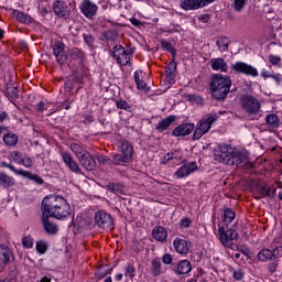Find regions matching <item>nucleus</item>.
Instances as JSON below:
<instances>
[{"instance_id": "f257e3e1", "label": "nucleus", "mask_w": 282, "mask_h": 282, "mask_svg": "<svg viewBox=\"0 0 282 282\" xmlns=\"http://www.w3.org/2000/svg\"><path fill=\"white\" fill-rule=\"evenodd\" d=\"M42 214L48 215L53 219L65 221L68 217H72V205L59 195H50L43 198L41 205Z\"/></svg>"}, {"instance_id": "f03ea898", "label": "nucleus", "mask_w": 282, "mask_h": 282, "mask_svg": "<svg viewBox=\"0 0 282 282\" xmlns=\"http://www.w3.org/2000/svg\"><path fill=\"white\" fill-rule=\"evenodd\" d=\"M230 87H232V79H230L229 76L216 74L210 83L213 98L224 100V98L230 94Z\"/></svg>"}, {"instance_id": "7ed1b4c3", "label": "nucleus", "mask_w": 282, "mask_h": 282, "mask_svg": "<svg viewBox=\"0 0 282 282\" xmlns=\"http://www.w3.org/2000/svg\"><path fill=\"white\" fill-rule=\"evenodd\" d=\"M135 153V151L133 150V144H131V142L123 140L120 142L119 145V153H115L111 155L113 162L116 164H129V162H131V160H133V154Z\"/></svg>"}, {"instance_id": "20e7f679", "label": "nucleus", "mask_w": 282, "mask_h": 282, "mask_svg": "<svg viewBox=\"0 0 282 282\" xmlns=\"http://www.w3.org/2000/svg\"><path fill=\"white\" fill-rule=\"evenodd\" d=\"M134 52V48L124 50L122 45L118 44L112 47V56L121 67L131 66V58H133Z\"/></svg>"}, {"instance_id": "39448f33", "label": "nucleus", "mask_w": 282, "mask_h": 282, "mask_svg": "<svg viewBox=\"0 0 282 282\" xmlns=\"http://www.w3.org/2000/svg\"><path fill=\"white\" fill-rule=\"evenodd\" d=\"M214 122H217V115H209L204 117L194 128V140H202V137L206 135L210 131Z\"/></svg>"}, {"instance_id": "423d86ee", "label": "nucleus", "mask_w": 282, "mask_h": 282, "mask_svg": "<svg viewBox=\"0 0 282 282\" xmlns=\"http://www.w3.org/2000/svg\"><path fill=\"white\" fill-rule=\"evenodd\" d=\"M236 149L228 144H219L214 150V160L216 162H220L221 164H232V155L235 153Z\"/></svg>"}, {"instance_id": "0eeeda50", "label": "nucleus", "mask_w": 282, "mask_h": 282, "mask_svg": "<svg viewBox=\"0 0 282 282\" xmlns=\"http://www.w3.org/2000/svg\"><path fill=\"white\" fill-rule=\"evenodd\" d=\"M240 105L246 113L257 115L261 110V102L257 97L251 95H245L240 99Z\"/></svg>"}, {"instance_id": "6e6552de", "label": "nucleus", "mask_w": 282, "mask_h": 282, "mask_svg": "<svg viewBox=\"0 0 282 282\" xmlns=\"http://www.w3.org/2000/svg\"><path fill=\"white\" fill-rule=\"evenodd\" d=\"M218 236H219V241L225 248H230L232 249V241L238 239L239 234L235 229H228L226 230L224 227L218 226Z\"/></svg>"}, {"instance_id": "1a4fd4ad", "label": "nucleus", "mask_w": 282, "mask_h": 282, "mask_svg": "<svg viewBox=\"0 0 282 282\" xmlns=\"http://www.w3.org/2000/svg\"><path fill=\"white\" fill-rule=\"evenodd\" d=\"M95 224L104 230H113V218L104 210L95 214Z\"/></svg>"}, {"instance_id": "9d476101", "label": "nucleus", "mask_w": 282, "mask_h": 282, "mask_svg": "<svg viewBox=\"0 0 282 282\" xmlns=\"http://www.w3.org/2000/svg\"><path fill=\"white\" fill-rule=\"evenodd\" d=\"M79 10L86 19L94 21L96 14H98V4L91 2V0H83Z\"/></svg>"}, {"instance_id": "9b49d317", "label": "nucleus", "mask_w": 282, "mask_h": 282, "mask_svg": "<svg viewBox=\"0 0 282 282\" xmlns=\"http://www.w3.org/2000/svg\"><path fill=\"white\" fill-rule=\"evenodd\" d=\"M231 69L238 74H245V76H252L257 78L259 76V70L252 65L247 64L246 62H236L231 65Z\"/></svg>"}, {"instance_id": "f8f14e48", "label": "nucleus", "mask_w": 282, "mask_h": 282, "mask_svg": "<svg viewBox=\"0 0 282 282\" xmlns=\"http://www.w3.org/2000/svg\"><path fill=\"white\" fill-rule=\"evenodd\" d=\"M210 3H215V0H183L180 3L182 10H199L200 8H206V6H210Z\"/></svg>"}, {"instance_id": "ddd939ff", "label": "nucleus", "mask_w": 282, "mask_h": 282, "mask_svg": "<svg viewBox=\"0 0 282 282\" xmlns=\"http://www.w3.org/2000/svg\"><path fill=\"white\" fill-rule=\"evenodd\" d=\"M52 216H48L47 214H42L41 215V223H42V226L45 230V234L46 235H58V225H56V223L54 221H51L50 218Z\"/></svg>"}, {"instance_id": "4468645a", "label": "nucleus", "mask_w": 282, "mask_h": 282, "mask_svg": "<svg viewBox=\"0 0 282 282\" xmlns=\"http://www.w3.org/2000/svg\"><path fill=\"white\" fill-rule=\"evenodd\" d=\"M197 171V163L196 162H188L182 165L175 173V177L177 180H182L184 177H188V175L195 173Z\"/></svg>"}, {"instance_id": "2eb2a0df", "label": "nucleus", "mask_w": 282, "mask_h": 282, "mask_svg": "<svg viewBox=\"0 0 282 282\" xmlns=\"http://www.w3.org/2000/svg\"><path fill=\"white\" fill-rule=\"evenodd\" d=\"M193 131H195V123H183L172 131V135L174 138H185V135H191Z\"/></svg>"}, {"instance_id": "dca6fc26", "label": "nucleus", "mask_w": 282, "mask_h": 282, "mask_svg": "<svg viewBox=\"0 0 282 282\" xmlns=\"http://www.w3.org/2000/svg\"><path fill=\"white\" fill-rule=\"evenodd\" d=\"M53 12L59 19H69V14H72V12L67 10V4L61 0L53 2Z\"/></svg>"}, {"instance_id": "f3484780", "label": "nucleus", "mask_w": 282, "mask_h": 282, "mask_svg": "<svg viewBox=\"0 0 282 282\" xmlns=\"http://www.w3.org/2000/svg\"><path fill=\"white\" fill-rule=\"evenodd\" d=\"M61 156L64 164L72 171V173H76L77 175L80 174V167L78 166V163L74 161V156H72L69 152H62Z\"/></svg>"}, {"instance_id": "a211bd4d", "label": "nucleus", "mask_w": 282, "mask_h": 282, "mask_svg": "<svg viewBox=\"0 0 282 282\" xmlns=\"http://www.w3.org/2000/svg\"><path fill=\"white\" fill-rule=\"evenodd\" d=\"M193 270V264L188 260H181L177 265L173 269L176 276H182L184 274H191Z\"/></svg>"}, {"instance_id": "6ab92c4d", "label": "nucleus", "mask_w": 282, "mask_h": 282, "mask_svg": "<svg viewBox=\"0 0 282 282\" xmlns=\"http://www.w3.org/2000/svg\"><path fill=\"white\" fill-rule=\"evenodd\" d=\"M209 65L214 72H223L224 74L228 72V63L221 57L212 58Z\"/></svg>"}, {"instance_id": "aec40b11", "label": "nucleus", "mask_w": 282, "mask_h": 282, "mask_svg": "<svg viewBox=\"0 0 282 282\" xmlns=\"http://www.w3.org/2000/svg\"><path fill=\"white\" fill-rule=\"evenodd\" d=\"M173 246L177 254H188V252L191 251V246L188 245V241L182 238L174 239Z\"/></svg>"}, {"instance_id": "412c9836", "label": "nucleus", "mask_w": 282, "mask_h": 282, "mask_svg": "<svg viewBox=\"0 0 282 282\" xmlns=\"http://www.w3.org/2000/svg\"><path fill=\"white\" fill-rule=\"evenodd\" d=\"M246 160H248V154L246 152L234 150L231 163H228L227 166H241V163L246 162Z\"/></svg>"}, {"instance_id": "4be33fe9", "label": "nucleus", "mask_w": 282, "mask_h": 282, "mask_svg": "<svg viewBox=\"0 0 282 282\" xmlns=\"http://www.w3.org/2000/svg\"><path fill=\"white\" fill-rule=\"evenodd\" d=\"M79 163L86 171H94L96 169V159L89 152L79 159Z\"/></svg>"}, {"instance_id": "5701e85b", "label": "nucleus", "mask_w": 282, "mask_h": 282, "mask_svg": "<svg viewBox=\"0 0 282 282\" xmlns=\"http://www.w3.org/2000/svg\"><path fill=\"white\" fill-rule=\"evenodd\" d=\"M144 76H147V74L144 72L135 70L134 72V83H135L138 89H141L142 91H149L147 82H144Z\"/></svg>"}, {"instance_id": "b1692460", "label": "nucleus", "mask_w": 282, "mask_h": 282, "mask_svg": "<svg viewBox=\"0 0 282 282\" xmlns=\"http://www.w3.org/2000/svg\"><path fill=\"white\" fill-rule=\"evenodd\" d=\"M259 197L257 199H261V197H272L276 196V188L270 185H262L258 188Z\"/></svg>"}, {"instance_id": "393cba45", "label": "nucleus", "mask_w": 282, "mask_h": 282, "mask_svg": "<svg viewBox=\"0 0 282 282\" xmlns=\"http://www.w3.org/2000/svg\"><path fill=\"white\" fill-rule=\"evenodd\" d=\"M152 236L155 241H166L169 237V231L162 226H155L152 230Z\"/></svg>"}, {"instance_id": "a878e982", "label": "nucleus", "mask_w": 282, "mask_h": 282, "mask_svg": "<svg viewBox=\"0 0 282 282\" xmlns=\"http://www.w3.org/2000/svg\"><path fill=\"white\" fill-rule=\"evenodd\" d=\"M175 120H176L175 116H169V117L162 119L155 126L156 131H159L160 133H162V131H166V129H169V127H171L173 124V122H175Z\"/></svg>"}, {"instance_id": "bb28decb", "label": "nucleus", "mask_w": 282, "mask_h": 282, "mask_svg": "<svg viewBox=\"0 0 282 282\" xmlns=\"http://www.w3.org/2000/svg\"><path fill=\"white\" fill-rule=\"evenodd\" d=\"M13 17H15L17 21H19L20 23H25L26 25L34 21V19H32L30 14H26L25 12H21L19 10L13 11Z\"/></svg>"}, {"instance_id": "cd10ccee", "label": "nucleus", "mask_w": 282, "mask_h": 282, "mask_svg": "<svg viewBox=\"0 0 282 282\" xmlns=\"http://www.w3.org/2000/svg\"><path fill=\"white\" fill-rule=\"evenodd\" d=\"M3 142L7 147H17L19 142V137L13 132H7L3 135Z\"/></svg>"}, {"instance_id": "c85d7f7f", "label": "nucleus", "mask_w": 282, "mask_h": 282, "mask_svg": "<svg viewBox=\"0 0 282 282\" xmlns=\"http://www.w3.org/2000/svg\"><path fill=\"white\" fill-rule=\"evenodd\" d=\"M17 182L14 181V177L8 176L6 173L0 172V185L4 188H10V186H14Z\"/></svg>"}, {"instance_id": "c756f323", "label": "nucleus", "mask_w": 282, "mask_h": 282, "mask_svg": "<svg viewBox=\"0 0 282 282\" xmlns=\"http://www.w3.org/2000/svg\"><path fill=\"white\" fill-rule=\"evenodd\" d=\"M216 45L219 52H228V47L230 45V40L226 36H219L216 40Z\"/></svg>"}, {"instance_id": "7c9ffc66", "label": "nucleus", "mask_w": 282, "mask_h": 282, "mask_svg": "<svg viewBox=\"0 0 282 282\" xmlns=\"http://www.w3.org/2000/svg\"><path fill=\"white\" fill-rule=\"evenodd\" d=\"M265 122H267L269 129H279V124H281L279 117L274 113L268 115L265 117Z\"/></svg>"}, {"instance_id": "2f4dec72", "label": "nucleus", "mask_w": 282, "mask_h": 282, "mask_svg": "<svg viewBox=\"0 0 282 282\" xmlns=\"http://www.w3.org/2000/svg\"><path fill=\"white\" fill-rule=\"evenodd\" d=\"M10 257H12V251L10 248L0 245V261H2V263H9Z\"/></svg>"}, {"instance_id": "473e14b6", "label": "nucleus", "mask_w": 282, "mask_h": 282, "mask_svg": "<svg viewBox=\"0 0 282 282\" xmlns=\"http://www.w3.org/2000/svg\"><path fill=\"white\" fill-rule=\"evenodd\" d=\"M19 175L32 180V182H35L36 184H43V178L36 174H32L30 171L20 170Z\"/></svg>"}, {"instance_id": "72a5a7b5", "label": "nucleus", "mask_w": 282, "mask_h": 282, "mask_svg": "<svg viewBox=\"0 0 282 282\" xmlns=\"http://www.w3.org/2000/svg\"><path fill=\"white\" fill-rule=\"evenodd\" d=\"M151 265L153 276H160L164 274V271L162 270V262L160 260H152Z\"/></svg>"}, {"instance_id": "f704fd0d", "label": "nucleus", "mask_w": 282, "mask_h": 282, "mask_svg": "<svg viewBox=\"0 0 282 282\" xmlns=\"http://www.w3.org/2000/svg\"><path fill=\"white\" fill-rule=\"evenodd\" d=\"M70 150L73 151V153H75L76 158L79 160L82 156H84L85 154H87V150H85L83 147H80V144L78 143H72L70 144Z\"/></svg>"}, {"instance_id": "c9c22d12", "label": "nucleus", "mask_w": 282, "mask_h": 282, "mask_svg": "<svg viewBox=\"0 0 282 282\" xmlns=\"http://www.w3.org/2000/svg\"><path fill=\"white\" fill-rule=\"evenodd\" d=\"M272 250L271 249H262L259 253H258V261H272Z\"/></svg>"}, {"instance_id": "e433bc0d", "label": "nucleus", "mask_w": 282, "mask_h": 282, "mask_svg": "<svg viewBox=\"0 0 282 282\" xmlns=\"http://www.w3.org/2000/svg\"><path fill=\"white\" fill-rule=\"evenodd\" d=\"M235 217H237V214H235V210L230 209V208H226L224 210V218L223 221L225 224H232V221H235Z\"/></svg>"}, {"instance_id": "4c0bfd02", "label": "nucleus", "mask_w": 282, "mask_h": 282, "mask_svg": "<svg viewBox=\"0 0 282 282\" xmlns=\"http://www.w3.org/2000/svg\"><path fill=\"white\" fill-rule=\"evenodd\" d=\"M95 274L97 276V279H105V276H107V274H111V270H109L107 267L105 265H100L96 271Z\"/></svg>"}, {"instance_id": "58836bf2", "label": "nucleus", "mask_w": 282, "mask_h": 282, "mask_svg": "<svg viewBox=\"0 0 282 282\" xmlns=\"http://www.w3.org/2000/svg\"><path fill=\"white\" fill-rule=\"evenodd\" d=\"M248 0H234L232 8L235 12H243Z\"/></svg>"}, {"instance_id": "ea45409f", "label": "nucleus", "mask_w": 282, "mask_h": 282, "mask_svg": "<svg viewBox=\"0 0 282 282\" xmlns=\"http://www.w3.org/2000/svg\"><path fill=\"white\" fill-rule=\"evenodd\" d=\"M165 162H170V160H177V162H181L182 160V152L180 151H174V152H169L164 159Z\"/></svg>"}, {"instance_id": "a19ab883", "label": "nucleus", "mask_w": 282, "mask_h": 282, "mask_svg": "<svg viewBox=\"0 0 282 282\" xmlns=\"http://www.w3.org/2000/svg\"><path fill=\"white\" fill-rule=\"evenodd\" d=\"M9 160L15 164H21L23 161V155L19 151H12L9 155Z\"/></svg>"}, {"instance_id": "79ce46f5", "label": "nucleus", "mask_w": 282, "mask_h": 282, "mask_svg": "<svg viewBox=\"0 0 282 282\" xmlns=\"http://www.w3.org/2000/svg\"><path fill=\"white\" fill-rule=\"evenodd\" d=\"M72 57L75 61H79V63H83V61H85V52H83V50H80V48H75L72 52Z\"/></svg>"}, {"instance_id": "37998d69", "label": "nucleus", "mask_w": 282, "mask_h": 282, "mask_svg": "<svg viewBox=\"0 0 282 282\" xmlns=\"http://www.w3.org/2000/svg\"><path fill=\"white\" fill-rule=\"evenodd\" d=\"M7 95L9 96V98H19V88L12 85L7 86Z\"/></svg>"}, {"instance_id": "c03bdc74", "label": "nucleus", "mask_w": 282, "mask_h": 282, "mask_svg": "<svg viewBox=\"0 0 282 282\" xmlns=\"http://www.w3.org/2000/svg\"><path fill=\"white\" fill-rule=\"evenodd\" d=\"M117 109H123L124 111H131V104L127 102V100L120 99L116 101Z\"/></svg>"}, {"instance_id": "a18cd8bd", "label": "nucleus", "mask_w": 282, "mask_h": 282, "mask_svg": "<svg viewBox=\"0 0 282 282\" xmlns=\"http://www.w3.org/2000/svg\"><path fill=\"white\" fill-rule=\"evenodd\" d=\"M124 276H129V279H133L135 276V265L128 263L126 267Z\"/></svg>"}, {"instance_id": "49530a36", "label": "nucleus", "mask_w": 282, "mask_h": 282, "mask_svg": "<svg viewBox=\"0 0 282 282\" xmlns=\"http://www.w3.org/2000/svg\"><path fill=\"white\" fill-rule=\"evenodd\" d=\"M177 69V64L175 62H170L169 65L165 67V74L166 76H173L175 74V70Z\"/></svg>"}, {"instance_id": "de8ad7c7", "label": "nucleus", "mask_w": 282, "mask_h": 282, "mask_svg": "<svg viewBox=\"0 0 282 282\" xmlns=\"http://www.w3.org/2000/svg\"><path fill=\"white\" fill-rule=\"evenodd\" d=\"M65 53V44L64 43H56L53 46V54L54 56L61 55Z\"/></svg>"}, {"instance_id": "09e8293b", "label": "nucleus", "mask_w": 282, "mask_h": 282, "mask_svg": "<svg viewBox=\"0 0 282 282\" xmlns=\"http://www.w3.org/2000/svg\"><path fill=\"white\" fill-rule=\"evenodd\" d=\"M232 278L235 281H243V279H246V272L241 269H237L232 272Z\"/></svg>"}, {"instance_id": "8fccbe9b", "label": "nucleus", "mask_w": 282, "mask_h": 282, "mask_svg": "<svg viewBox=\"0 0 282 282\" xmlns=\"http://www.w3.org/2000/svg\"><path fill=\"white\" fill-rule=\"evenodd\" d=\"M272 259H279L282 257V246L272 247L271 246Z\"/></svg>"}, {"instance_id": "3c124183", "label": "nucleus", "mask_w": 282, "mask_h": 282, "mask_svg": "<svg viewBox=\"0 0 282 282\" xmlns=\"http://www.w3.org/2000/svg\"><path fill=\"white\" fill-rule=\"evenodd\" d=\"M20 164H23L25 169H32L34 166V159L22 156V162Z\"/></svg>"}, {"instance_id": "603ef678", "label": "nucleus", "mask_w": 282, "mask_h": 282, "mask_svg": "<svg viewBox=\"0 0 282 282\" xmlns=\"http://www.w3.org/2000/svg\"><path fill=\"white\" fill-rule=\"evenodd\" d=\"M104 36L107 41H116L118 39V32L110 30L104 33Z\"/></svg>"}, {"instance_id": "864d4df0", "label": "nucleus", "mask_w": 282, "mask_h": 282, "mask_svg": "<svg viewBox=\"0 0 282 282\" xmlns=\"http://www.w3.org/2000/svg\"><path fill=\"white\" fill-rule=\"evenodd\" d=\"M161 47L165 52H170L171 54H175V50L173 48V44H171V42L162 41L161 42Z\"/></svg>"}, {"instance_id": "5fc2aeb1", "label": "nucleus", "mask_w": 282, "mask_h": 282, "mask_svg": "<svg viewBox=\"0 0 282 282\" xmlns=\"http://www.w3.org/2000/svg\"><path fill=\"white\" fill-rule=\"evenodd\" d=\"M84 42L88 47H94V43L96 42V39L90 34H83Z\"/></svg>"}, {"instance_id": "6e6d98bb", "label": "nucleus", "mask_w": 282, "mask_h": 282, "mask_svg": "<svg viewBox=\"0 0 282 282\" xmlns=\"http://www.w3.org/2000/svg\"><path fill=\"white\" fill-rule=\"evenodd\" d=\"M36 250L40 254H45V252H47V245L44 241H37Z\"/></svg>"}, {"instance_id": "4d7b16f0", "label": "nucleus", "mask_w": 282, "mask_h": 282, "mask_svg": "<svg viewBox=\"0 0 282 282\" xmlns=\"http://www.w3.org/2000/svg\"><path fill=\"white\" fill-rule=\"evenodd\" d=\"M269 63H271V65H281V56L269 55Z\"/></svg>"}, {"instance_id": "13d9d810", "label": "nucleus", "mask_w": 282, "mask_h": 282, "mask_svg": "<svg viewBox=\"0 0 282 282\" xmlns=\"http://www.w3.org/2000/svg\"><path fill=\"white\" fill-rule=\"evenodd\" d=\"M22 245L24 248H32L34 246V242L32 241L31 237H24L22 238Z\"/></svg>"}, {"instance_id": "bf43d9fd", "label": "nucleus", "mask_w": 282, "mask_h": 282, "mask_svg": "<svg viewBox=\"0 0 282 282\" xmlns=\"http://www.w3.org/2000/svg\"><path fill=\"white\" fill-rule=\"evenodd\" d=\"M162 262L165 265H171L173 263V256H171V253H165L162 258Z\"/></svg>"}, {"instance_id": "052dcab7", "label": "nucleus", "mask_w": 282, "mask_h": 282, "mask_svg": "<svg viewBox=\"0 0 282 282\" xmlns=\"http://www.w3.org/2000/svg\"><path fill=\"white\" fill-rule=\"evenodd\" d=\"M55 58L59 65H65L67 55H65V53H61L59 55H55Z\"/></svg>"}, {"instance_id": "680f3d73", "label": "nucleus", "mask_w": 282, "mask_h": 282, "mask_svg": "<svg viewBox=\"0 0 282 282\" xmlns=\"http://www.w3.org/2000/svg\"><path fill=\"white\" fill-rule=\"evenodd\" d=\"M2 166H4V169H10V171H12V173H15L17 175H19V173H21V170H17V167H14V165H12V164L2 162Z\"/></svg>"}, {"instance_id": "e2e57ef3", "label": "nucleus", "mask_w": 282, "mask_h": 282, "mask_svg": "<svg viewBox=\"0 0 282 282\" xmlns=\"http://www.w3.org/2000/svg\"><path fill=\"white\" fill-rule=\"evenodd\" d=\"M64 89L65 91H67L68 94H72V91H74V84H72V80H67L64 85Z\"/></svg>"}, {"instance_id": "0e129e2a", "label": "nucleus", "mask_w": 282, "mask_h": 282, "mask_svg": "<svg viewBox=\"0 0 282 282\" xmlns=\"http://www.w3.org/2000/svg\"><path fill=\"white\" fill-rule=\"evenodd\" d=\"M48 107H50V106L45 105V102L40 101V102L37 104L36 110L40 111V113H43L45 110H47Z\"/></svg>"}, {"instance_id": "69168bd1", "label": "nucleus", "mask_w": 282, "mask_h": 282, "mask_svg": "<svg viewBox=\"0 0 282 282\" xmlns=\"http://www.w3.org/2000/svg\"><path fill=\"white\" fill-rule=\"evenodd\" d=\"M191 227V220L188 218H183L181 220V228H189Z\"/></svg>"}, {"instance_id": "338daca9", "label": "nucleus", "mask_w": 282, "mask_h": 282, "mask_svg": "<svg viewBox=\"0 0 282 282\" xmlns=\"http://www.w3.org/2000/svg\"><path fill=\"white\" fill-rule=\"evenodd\" d=\"M271 78L276 83V85H281V80H282V77H281V74H271Z\"/></svg>"}, {"instance_id": "774afa93", "label": "nucleus", "mask_w": 282, "mask_h": 282, "mask_svg": "<svg viewBox=\"0 0 282 282\" xmlns=\"http://www.w3.org/2000/svg\"><path fill=\"white\" fill-rule=\"evenodd\" d=\"M278 267H279V264L276 262H272L269 264L268 270H269V272H271V274H274V272H276Z\"/></svg>"}]
</instances>
